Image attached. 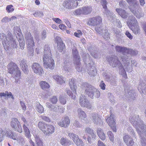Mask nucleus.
Segmentation results:
<instances>
[{"label":"nucleus","mask_w":146,"mask_h":146,"mask_svg":"<svg viewBox=\"0 0 146 146\" xmlns=\"http://www.w3.org/2000/svg\"><path fill=\"white\" fill-rule=\"evenodd\" d=\"M138 89L139 90H141L144 94H146V85L145 83H141L138 87Z\"/></svg>","instance_id":"38"},{"label":"nucleus","mask_w":146,"mask_h":146,"mask_svg":"<svg viewBox=\"0 0 146 146\" xmlns=\"http://www.w3.org/2000/svg\"><path fill=\"white\" fill-rule=\"evenodd\" d=\"M106 119L107 123L111 127L113 131L116 132V127L115 126V123L113 118V115H111L110 117L107 115L106 117Z\"/></svg>","instance_id":"14"},{"label":"nucleus","mask_w":146,"mask_h":146,"mask_svg":"<svg viewBox=\"0 0 146 146\" xmlns=\"http://www.w3.org/2000/svg\"><path fill=\"white\" fill-rule=\"evenodd\" d=\"M108 135L109 136L110 141L114 143V137L111 131H109L108 132Z\"/></svg>","instance_id":"52"},{"label":"nucleus","mask_w":146,"mask_h":146,"mask_svg":"<svg viewBox=\"0 0 146 146\" xmlns=\"http://www.w3.org/2000/svg\"><path fill=\"white\" fill-rule=\"evenodd\" d=\"M53 78L58 84H61L65 83V79L62 76L55 75L53 76Z\"/></svg>","instance_id":"24"},{"label":"nucleus","mask_w":146,"mask_h":146,"mask_svg":"<svg viewBox=\"0 0 146 146\" xmlns=\"http://www.w3.org/2000/svg\"><path fill=\"white\" fill-rule=\"evenodd\" d=\"M5 135L8 137L11 138L13 140H16L17 139L16 134L11 130L5 131Z\"/></svg>","instance_id":"23"},{"label":"nucleus","mask_w":146,"mask_h":146,"mask_svg":"<svg viewBox=\"0 0 146 146\" xmlns=\"http://www.w3.org/2000/svg\"><path fill=\"white\" fill-rule=\"evenodd\" d=\"M127 48L125 47L117 46L115 47L116 52L123 54L126 53Z\"/></svg>","instance_id":"26"},{"label":"nucleus","mask_w":146,"mask_h":146,"mask_svg":"<svg viewBox=\"0 0 146 146\" xmlns=\"http://www.w3.org/2000/svg\"><path fill=\"white\" fill-rule=\"evenodd\" d=\"M17 141L19 143L22 145H24L25 143V141L23 137L22 136H20L18 138L17 137L16 139Z\"/></svg>","instance_id":"49"},{"label":"nucleus","mask_w":146,"mask_h":146,"mask_svg":"<svg viewBox=\"0 0 146 146\" xmlns=\"http://www.w3.org/2000/svg\"><path fill=\"white\" fill-rule=\"evenodd\" d=\"M123 141L127 146H132L134 144V141L131 137L128 135L124 136L123 138Z\"/></svg>","instance_id":"18"},{"label":"nucleus","mask_w":146,"mask_h":146,"mask_svg":"<svg viewBox=\"0 0 146 146\" xmlns=\"http://www.w3.org/2000/svg\"><path fill=\"white\" fill-rule=\"evenodd\" d=\"M28 123H27L25 124H24L23 125V129L24 130L25 133V136L28 138H29L31 137V134L29 130L28 129L27 126H28Z\"/></svg>","instance_id":"34"},{"label":"nucleus","mask_w":146,"mask_h":146,"mask_svg":"<svg viewBox=\"0 0 146 146\" xmlns=\"http://www.w3.org/2000/svg\"><path fill=\"white\" fill-rule=\"evenodd\" d=\"M141 146H146V139L145 138H141Z\"/></svg>","instance_id":"64"},{"label":"nucleus","mask_w":146,"mask_h":146,"mask_svg":"<svg viewBox=\"0 0 146 146\" xmlns=\"http://www.w3.org/2000/svg\"><path fill=\"white\" fill-rule=\"evenodd\" d=\"M17 38L18 40L20 48L23 49H24L25 44V41L23 39V36L21 34L17 33L16 35Z\"/></svg>","instance_id":"21"},{"label":"nucleus","mask_w":146,"mask_h":146,"mask_svg":"<svg viewBox=\"0 0 146 146\" xmlns=\"http://www.w3.org/2000/svg\"><path fill=\"white\" fill-rule=\"evenodd\" d=\"M5 131L2 129H0V142H2L4 139L5 137Z\"/></svg>","instance_id":"50"},{"label":"nucleus","mask_w":146,"mask_h":146,"mask_svg":"<svg viewBox=\"0 0 146 146\" xmlns=\"http://www.w3.org/2000/svg\"><path fill=\"white\" fill-rule=\"evenodd\" d=\"M0 38L1 40L2 44L5 50H8L9 47L13 48H17L15 40L10 32H8L6 36L3 33H0Z\"/></svg>","instance_id":"1"},{"label":"nucleus","mask_w":146,"mask_h":146,"mask_svg":"<svg viewBox=\"0 0 146 146\" xmlns=\"http://www.w3.org/2000/svg\"><path fill=\"white\" fill-rule=\"evenodd\" d=\"M82 33L80 30H78L77 31V32H75L74 33V35L75 36L79 38L82 35Z\"/></svg>","instance_id":"62"},{"label":"nucleus","mask_w":146,"mask_h":146,"mask_svg":"<svg viewBox=\"0 0 146 146\" xmlns=\"http://www.w3.org/2000/svg\"><path fill=\"white\" fill-rule=\"evenodd\" d=\"M106 78L107 79V81L109 82L110 84L112 85H116V80L112 76H110L108 75H106Z\"/></svg>","instance_id":"39"},{"label":"nucleus","mask_w":146,"mask_h":146,"mask_svg":"<svg viewBox=\"0 0 146 146\" xmlns=\"http://www.w3.org/2000/svg\"><path fill=\"white\" fill-rule=\"evenodd\" d=\"M25 38L26 39V43L28 45V49L31 52H32L33 50V46H34L33 37L30 33H28L25 34Z\"/></svg>","instance_id":"7"},{"label":"nucleus","mask_w":146,"mask_h":146,"mask_svg":"<svg viewBox=\"0 0 146 146\" xmlns=\"http://www.w3.org/2000/svg\"><path fill=\"white\" fill-rule=\"evenodd\" d=\"M63 69L67 72H69L71 69L70 65L68 60L64 61L63 66Z\"/></svg>","instance_id":"35"},{"label":"nucleus","mask_w":146,"mask_h":146,"mask_svg":"<svg viewBox=\"0 0 146 146\" xmlns=\"http://www.w3.org/2000/svg\"><path fill=\"white\" fill-rule=\"evenodd\" d=\"M97 133L99 137L102 140L105 139V135L101 128L98 129L97 130Z\"/></svg>","instance_id":"31"},{"label":"nucleus","mask_w":146,"mask_h":146,"mask_svg":"<svg viewBox=\"0 0 146 146\" xmlns=\"http://www.w3.org/2000/svg\"><path fill=\"white\" fill-rule=\"evenodd\" d=\"M20 65L24 73L26 74H28L29 71L28 69V66L26 64L25 60H22L21 61Z\"/></svg>","instance_id":"25"},{"label":"nucleus","mask_w":146,"mask_h":146,"mask_svg":"<svg viewBox=\"0 0 146 146\" xmlns=\"http://www.w3.org/2000/svg\"><path fill=\"white\" fill-rule=\"evenodd\" d=\"M44 49V55L49 56V55L50 56H51V50L48 44H45Z\"/></svg>","instance_id":"37"},{"label":"nucleus","mask_w":146,"mask_h":146,"mask_svg":"<svg viewBox=\"0 0 146 146\" xmlns=\"http://www.w3.org/2000/svg\"><path fill=\"white\" fill-rule=\"evenodd\" d=\"M104 27H97L95 28V30L97 33L101 35L104 31Z\"/></svg>","instance_id":"48"},{"label":"nucleus","mask_w":146,"mask_h":146,"mask_svg":"<svg viewBox=\"0 0 146 146\" xmlns=\"http://www.w3.org/2000/svg\"><path fill=\"white\" fill-rule=\"evenodd\" d=\"M81 88L85 91V93L92 99H93L94 97L98 98L100 95V93L99 90L88 83H82Z\"/></svg>","instance_id":"2"},{"label":"nucleus","mask_w":146,"mask_h":146,"mask_svg":"<svg viewBox=\"0 0 146 146\" xmlns=\"http://www.w3.org/2000/svg\"><path fill=\"white\" fill-rule=\"evenodd\" d=\"M108 61L110 65L113 67L117 66L120 67L122 66V64L119 61L117 57L116 56H113L108 58Z\"/></svg>","instance_id":"9"},{"label":"nucleus","mask_w":146,"mask_h":146,"mask_svg":"<svg viewBox=\"0 0 146 146\" xmlns=\"http://www.w3.org/2000/svg\"><path fill=\"white\" fill-rule=\"evenodd\" d=\"M6 9L7 12L8 13L12 12L14 10V9L13 8V6L11 5L7 6Z\"/></svg>","instance_id":"57"},{"label":"nucleus","mask_w":146,"mask_h":146,"mask_svg":"<svg viewBox=\"0 0 146 146\" xmlns=\"http://www.w3.org/2000/svg\"><path fill=\"white\" fill-rule=\"evenodd\" d=\"M50 101L52 104H55L58 101L57 97L56 96H54L50 98Z\"/></svg>","instance_id":"53"},{"label":"nucleus","mask_w":146,"mask_h":146,"mask_svg":"<svg viewBox=\"0 0 146 146\" xmlns=\"http://www.w3.org/2000/svg\"><path fill=\"white\" fill-rule=\"evenodd\" d=\"M32 68L33 72L36 74L42 76L44 71L40 65L37 63H34L32 64Z\"/></svg>","instance_id":"13"},{"label":"nucleus","mask_w":146,"mask_h":146,"mask_svg":"<svg viewBox=\"0 0 146 146\" xmlns=\"http://www.w3.org/2000/svg\"><path fill=\"white\" fill-rule=\"evenodd\" d=\"M40 117L43 120L47 122H50L51 121L50 118L48 117L45 116L41 115Z\"/></svg>","instance_id":"58"},{"label":"nucleus","mask_w":146,"mask_h":146,"mask_svg":"<svg viewBox=\"0 0 146 146\" xmlns=\"http://www.w3.org/2000/svg\"><path fill=\"white\" fill-rule=\"evenodd\" d=\"M129 5H133L129 7L130 11L135 15L137 17L140 18L143 17V13L139 12L138 11L139 5L137 4L136 0H126Z\"/></svg>","instance_id":"4"},{"label":"nucleus","mask_w":146,"mask_h":146,"mask_svg":"<svg viewBox=\"0 0 146 146\" xmlns=\"http://www.w3.org/2000/svg\"><path fill=\"white\" fill-rule=\"evenodd\" d=\"M108 95L109 96V98L110 102L112 104H113L115 102V100L114 99V96L112 94L110 93H108Z\"/></svg>","instance_id":"54"},{"label":"nucleus","mask_w":146,"mask_h":146,"mask_svg":"<svg viewBox=\"0 0 146 146\" xmlns=\"http://www.w3.org/2000/svg\"><path fill=\"white\" fill-rule=\"evenodd\" d=\"M69 86L72 91L74 93H76L77 87L75 84L74 78H72L70 81H69Z\"/></svg>","instance_id":"29"},{"label":"nucleus","mask_w":146,"mask_h":146,"mask_svg":"<svg viewBox=\"0 0 146 146\" xmlns=\"http://www.w3.org/2000/svg\"><path fill=\"white\" fill-rule=\"evenodd\" d=\"M106 15L108 19L112 21L115 19V16L109 10L106 9L103 12Z\"/></svg>","instance_id":"22"},{"label":"nucleus","mask_w":146,"mask_h":146,"mask_svg":"<svg viewBox=\"0 0 146 146\" xmlns=\"http://www.w3.org/2000/svg\"><path fill=\"white\" fill-rule=\"evenodd\" d=\"M77 146H84V144L83 141L79 139V140L74 142Z\"/></svg>","instance_id":"60"},{"label":"nucleus","mask_w":146,"mask_h":146,"mask_svg":"<svg viewBox=\"0 0 146 146\" xmlns=\"http://www.w3.org/2000/svg\"><path fill=\"white\" fill-rule=\"evenodd\" d=\"M127 130L129 133L133 136H135V134L134 133V131L132 128L131 127H129L127 128Z\"/></svg>","instance_id":"61"},{"label":"nucleus","mask_w":146,"mask_h":146,"mask_svg":"<svg viewBox=\"0 0 146 146\" xmlns=\"http://www.w3.org/2000/svg\"><path fill=\"white\" fill-rule=\"evenodd\" d=\"M73 125L74 126L80 128L82 127V125L77 121H75Z\"/></svg>","instance_id":"63"},{"label":"nucleus","mask_w":146,"mask_h":146,"mask_svg":"<svg viewBox=\"0 0 146 146\" xmlns=\"http://www.w3.org/2000/svg\"><path fill=\"white\" fill-rule=\"evenodd\" d=\"M42 60L44 68L53 69L54 67V61L51 56L43 55Z\"/></svg>","instance_id":"6"},{"label":"nucleus","mask_w":146,"mask_h":146,"mask_svg":"<svg viewBox=\"0 0 146 146\" xmlns=\"http://www.w3.org/2000/svg\"><path fill=\"white\" fill-rule=\"evenodd\" d=\"M91 119L94 124H98L102 122L101 116L97 113H92Z\"/></svg>","instance_id":"16"},{"label":"nucleus","mask_w":146,"mask_h":146,"mask_svg":"<svg viewBox=\"0 0 146 146\" xmlns=\"http://www.w3.org/2000/svg\"><path fill=\"white\" fill-rule=\"evenodd\" d=\"M35 140L37 146H43V143L40 139L39 136L37 135H34Z\"/></svg>","instance_id":"42"},{"label":"nucleus","mask_w":146,"mask_h":146,"mask_svg":"<svg viewBox=\"0 0 146 146\" xmlns=\"http://www.w3.org/2000/svg\"><path fill=\"white\" fill-rule=\"evenodd\" d=\"M60 143L61 145L64 146H68L72 143V142L70 140L64 138L61 139Z\"/></svg>","instance_id":"33"},{"label":"nucleus","mask_w":146,"mask_h":146,"mask_svg":"<svg viewBox=\"0 0 146 146\" xmlns=\"http://www.w3.org/2000/svg\"><path fill=\"white\" fill-rule=\"evenodd\" d=\"M72 54L73 57L76 59V60H80V58L78 55V52L75 47L73 48Z\"/></svg>","instance_id":"40"},{"label":"nucleus","mask_w":146,"mask_h":146,"mask_svg":"<svg viewBox=\"0 0 146 146\" xmlns=\"http://www.w3.org/2000/svg\"><path fill=\"white\" fill-rule=\"evenodd\" d=\"M127 23L129 27L138 24L137 20L133 15H131L128 17Z\"/></svg>","instance_id":"17"},{"label":"nucleus","mask_w":146,"mask_h":146,"mask_svg":"<svg viewBox=\"0 0 146 146\" xmlns=\"http://www.w3.org/2000/svg\"><path fill=\"white\" fill-rule=\"evenodd\" d=\"M116 11L123 18H126L129 15L128 13L125 10L121 8H116Z\"/></svg>","instance_id":"19"},{"label":"nucleus","mask_w":146,"mask_h":146,"mask_svg":"<svg viewBox=\"0 0 146 146\" xmlns=\"http://www.w3.org/2000/svg\"><path fill=\"white\" fill-rule=\"evenodd\" d=\"M104 31L102 34V35L103 37L105 39H108L110 38V35L109 33L108 32V31L106 27L104 28Z\"/></svg>","instance_id":"44"},{"label":"nucleus","mask_w":146,"mask_h":146,"mask_svg":"<svg viewBox=\"0 0 146 146\" xmlns=\"http://www.w3.org/2000/svg\"><path fill=\"white\" fill-rule=\"evenodd\" d=\"M36 110L40 113H41L44 112V108L43 106L39 103L37 104Z\"/></svg>","instance_id":"45"},{"label":"nucleus","mask_w":146,"mask_h":146,"mask_svg":"<svg viewBox=\"0 0 146 146\" xmlns=\"http://www.w3.org/2000/svg\"><path fill=\"white\" fill-rule=\"evenodd\" d=\"M135 92L133 90H129L127 92L126 96L128 98H129V100L131 101H133L135 99Z\"/></svg>","instance_id":"32"},{"label":"nucleus","mask_w":146,"mask_h":146,"mask_svg":"<svg viewBox=\"0 0 146 146\" xmlns=\"http://www.w3.org/2000/svg\"><path fill=\"white\" fill-rule=\"evenodd\" d=\"M11 126L15 130L17 131L20 133L22 132V129L20 123L16 118H12L11 122Z\"/></svg>","instance_id":"8"},{"label":"nucleus","mask_w":146,"mask_h":146,"mask_svg":"<svg viewBox=\"0 0 146 146\" xmlns=\"http://www.w3.org/2000/svg\"><path fill=\"white\" fill-rule=\"evenodd\" d=\"M82 8V14L88 15L92 11V8L90 6H84Z\"/></svg>","instance_id":"30"},{"label":"nucleus","mask_w":146,"mask_h":146,"mask_svg":"<svg viewBox=\"0 0 146 146\" xmlns=\"http://www.w3.org/2000/svg\"><path fill=\"white\" fill-rule=\"evenodd\" d=\"M66 97H60L59 98V101L62 104H65L66 103Z\"/></svg>","instance_id":"59"},{"label":"nucleus","mask_w":146,"mask_h":146,"mask_svg":"<svg viewBox=\"0 0 146 146\" xmlns=\"http://www.w3.org/2000/svg\"><path fill=\"white\" fill-rule=\"evenodd\" d=\"M102 21V18L98 16L90 18L87 22V24L90 25L96 26L100 24Z\"/></svg>","instance_id":"11"},{"label":"nucleus","mask_w":146,"mask_h":146,"mask_svg":"<svg viewBox=\"0 0 146 146\" xmlns=\"http://www.w3.org/2000/svg\"><path fill=\"white\" fill-rule=\"evenodd\" d=\"M41 88L43 90L48 88L50 86L49 84L44 81H41L39 83Z\"/></svg>","instance_id":"41"},{"label":"nucleus","mask_w":146,"mask_h":146,"mask_svg":"<svg viewBox=\"0 0 146 146\" xmlns=\"http://www.w3.org/2000/svg\"><path fill=\"white\" fill-rule=\"evenodd\" d=\"M68 136L73 140L74 142L77 141V140H79V138L78 135L73 133H69L68 134Z\"/></svg>","instance_id":"43"},{"label":"nucleus","mask_w":146,"mask_h":146,"mask_svg":"<svg viewBox=\"0 0 146 146\" xmlns=\"http://www.w3.org/2000/svg\"><path fill=\"white\" fill-rule=\"evenodd\" d=\"M91 55L95 58L100 57L97 51H93L91 52Z\"/></svg>","instance_id":"55"},{"label":"nucleus","mask_w":146,"mask_h":146,"mask_svg":"<svg viewBox=\"0 0 146 146\" xmlns=\"http://www.w3.org/2000/svg\"><path fill=\"white\" fill-rule=\"evenodd\" d=\"M66 92L68 94L70 97L73 100L75 99V95H74L73 93L70 91L68 89H66Z\"/></svg>","instance_id":"51"},{"label":"nucleus","mask_w":146,"mask_h":146,"mask_svg":"<svg viewBox=\"0 0 146 146\" xmlns=\"http://www.w3.org/2000/svg\"><path fill=\"white\" fill-rule=\"evenodd\" d=\"M130 29L132 31L133 33L135 34H138L140 31L139 26L138 24L133 25L132 27H129Z\"/></svg>","instance_id":"36"},{"label":"nucleus","mask_w":146,"mask_h":146,"mask_svg":"<svg viewBox=\"0 0 146 146\" xmlns=\"http://www.w3.org/2000/svg\"><path fill=\"white\" fill-rule=\"evenodd\" d=\"M126 53H128L132 55H135L137 54L138 52L136 50L127 48Z\"/></svg>","instance_id":"46"},{"label":"nucleus","mask_w":146,"mask_h":146,"mask_svg":"<svg viewBox=\"0 0 146 146\" xmlns=\"http://www.w3.org/2000/svg\"><path fill=\"white\" fill-rule=\"evenodd\" d=\"M38 126L46 136H50L54 132L55 128L52 125L47 124L44 122L40 121L38 123Z\"/></svg>","instance_id":"5"},{"label":"nucleus","mask_w":146,"mask_h":146,"mask_svg":"<svg viewBox=\"0 0 146 146\" xmlns=\"http://www.w3.org/2000/svg\"><path fill=\"white\" fill-rule=\"evenodd\" d=\"M87 73L91 76H94L96 74V70L95 67L93 66H90L87 69Z\"/></svg>","instance_id":"27"},{"label":"nucleus","mask_w":146,"mask_h":146,"mask_svg":"<svg viewBox=\"0 0 146 146\" xmlns=\"http://www.w3.org/2000/svg\"><path fill=\"white\" fill-rule=\"evenodd\" d=\"M77 62L76 64V68L78 72H80L82 70V65H81L80 64V60H77Z\"/></svg>","instance_id":"47"},{"label":"nucleus","mask_w":146,"mask_h":146,"mask_svg":"<svg viewBox=\"0 0 146 146\" xmlns=\"http://www.w3.org/2000/svg\"><path fill=\"white\" fill-rule=\"evenodd\" d=\"M9 72L12 74L15 80V82L16 84H19L20 83L21 72L19 70L17 65L15 63L11 62L8 64Z\"/></svg>","instance_id":"3"},{"label":"nucleus","mask_w":146,"mask_h":146,"mask_svg":"<svg viewBox=\"0 0 146 146\" xmlns=\"http://www.w3.org/2000/svg\"><path fill=\"white\" fill-rule=\"evenodd\" d=\"M64 7L67 9H73L76 7L78 5L77 1L74 0H67L65 1L63 3Z\"/></svg>","instance_id":"10"},{"label":"nucleus","mask_w":146,"mask_h":146,"mask_svg":"<svg viewBox=\"0 0 146 146\" xmlns=\"http://www.w3.org/2000/svg\"><path fill=\"white\" fill-rule=\"evenodd\" d=\"M78 115L80 118L82 120H84L86 117V115L84 111L81 108H78L77 110Z\"/></svg>","instance_id":"28"},{"label":"nucleus","mask_w":146,"mask_h":146,"mask_svg":"<svg viewBox=\"0 0 146 146\" xmlns=\"http://www.w3.org/2000/svg\"><path fill=\"white\" fill-rule=\"evenodd\" d=\"M70 123V120L68 116L62 118L61 121L58 123V125L62 127L66 128L68 126Z\"/></svg>","instance_id":"15"},{"label":"nucleus","mask_w":146,"mask_h":146,"mask_svg":"<svg viewBox=\"0 0 146 146\" xmlns=\"http://www.w3.org/2000/svg\"><path fill=\"white\" fill-rule=\"evenodd\" d=\"M127 3L124 1H120L119 3V6L122 8H125L127 6Z\"/></svg>","instance_id":"56"},{"label":"nucleus","mask_w":146,"mask_h":146,"mask_svg":"<svg viewBox=\"0 0 146 146\" xmlns=\"http://www.w3.org/2000/svg\"><path fill=\"white\" fill-rule=\"evenodd\" d=\"M56 40L57 44L58 49L60 52H61L64 48V45L60 37H56Z\"/></svg>","instance_id":"20"},{"label":"nucleus","mask_w":146,"mask_h":146,"mask_svg":"<svg viewBox=\"0 0 146 146\" xmlns=\"http://www.w3.org/2000/svg\"><path fill=\"white\" fill-rule=\"evenodd\" d=\"M79 103L82 107H86L88 109L91 108V104L84 96L81 95L80 96L79 99Z\"/></svg>","instance_id":"12"}]
</instances>
